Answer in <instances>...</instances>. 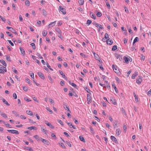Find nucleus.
Returning a JSON list of instances; mask_svg holds the SVG:
<instances>
[{"label": "nucleus", "instance_id": "f257e3e1", "mask_svg": "<svg viewBox=\"0 0 151 151\" xmlns=\"http://www.w3.org/2000/svg\"><path fill=\"white\" fill-rule=\"evenodd\" d=\"M112 68L113 70L114 71V72L117 73H118L119 72V68H117V66H115L114 65H112Z\"/></svg>", "mask_w": 151, "mask_h": 151}, {"label": "nucleus", "instance_id": "f03ea898", "mask_svg": "<svg viewBox=\"0 0 151 151\" xmlns=\"http://www.w3.org/2000/svg\"><path fill=\"white\" fill-rule=\"evenodd\" d=\"M93 55L94 58L96 60L99 61L100 62H102L101 60L100 59L99 56L97 54L94 52L93 53Z\"/></svg>", "mask_w": 151, "mask_h": 151}, {"label": "nucleus", "instance_id": "7ed1b4c3", "mask_svg": "<svg viewBox=\"0 0 151 151\" xmlns=\"http://www.w3.org/2000/svg\"><path fill=\"white\" fill-rule=\"evenodd\" d=\"M59 8L60 11L62 12L63 14H65L66 13V12L65 11V9L63 8H62V6H59Z\"/></svg>", "mask_w": 151, "mask_h": 151}, {"label": "nucleus", "instance_id": "20e7f679", "mask_svg": "<svg viewBox=\"0 0 151 151\" xmlns=\"http://www.w3.org/2000/svg\"><path fill=\"white\" fill-rule=\"evenodd\" d=\"M87 100L88 102L87 103L88 104H89L91 103V96L88 94H87Z\"/></svg>", "mask_w": 151, "mask_h": 151}, {"label": "nucleus", "instance_id": "39448f33", "mask_svg": "<svg viewBox=\"0 0 151 151\" xmlns=\"http://www.w3.org/2000/svg\"><path fill=\"white\" fill-rule=\"evenodd\" d=\"M111 140L114 142H115L116 143L118 144V142L114 136H111Z\"/></svg>", "mask_w": 151, "mask_h": 151}, {"label": "nucleus", "instance_id": "423d86ee", "mask_svg": "<svg viewBox=\"0 0 151 151\" xmlns=\"http://www.w3.org/2000/svg\"><path fill=\"white\" fill-rule=\"evenodd\" d=\"M115 56L116 58L119 59L120 61H121L122 60V56L118 54H115Z\"/></svg>", "mask_w": 151, "mask_h": 151}, {"label": "nucleus", "instance_id": "0eeeda50", "mask_svg": "<svg viewBox=\"0 0 151 151\" xmlns=\"http://www.w3.org/2000/svg\"><path fill=\"white\" fill-rule=\"evenodd\" d=\"M113 42L112 40L111 39L109 38L106 40L107 44L110 45H111L112 44Z\"/></svg>", "mask_w": 151, "mask_h": 151}, {"label": "nucleus", "instance_id": "6e6552de", "mask_svg": "<svg viewBox=\"0 0 151 151\" xmlns=\"http://www.w3.org/2000/svg\"><path fill=\"white\" fill-rule=\"evenodd\" d=\"M63 107L65 110L68 111L69 112H71L70 111V110L69 106L67 105L66 104H64L63 105Z\"/></svg>", "mask_w": 151, "mask_h": 151}, {"label": "nucleus", "instance_id": "1a4fd4ad", "mask_svg": "<svg viewBox=\"0 0 151 151\" xmlns=\"http://www.w3.org/2000/svg\"><path fill=\"white\" fill-rule=\"evenodd\" d=\"M37 74L42 79L45 78V76L43 74L40 72H38Z\"/></svg>", "mask_w": 151, "mask_h": 151}, {"label": "nucleus", "instance_id": "9d476101", "mask_svg": "<svg viewBox=\"0 0 151 151\" xmlns=\"http://www.w3.org/2000/svg\"><path fill=\"white\" fill-rule=\"evenodd\" d=\"M121 133V131L120 129H117L116 130V134L117 136H119Z\"/></svg>", "mask_w": 151, "mask_h": 151}, {"label": "nucleus", "instance_id": "9b49d317", "mask_svg": "<svg viewBox=\"0 0 151 151\" xmlns=\"http://www.w3.org/2000/svg\"><path fill=\"white\" fill-rule=\"evenodd\" d=\"M138 75V72L136 71L135 73L133 74L132 76V78L133 79H134L135 78V77L137 76Z\"/></svg>", "mask_w": 151, "mask_h": 151}, {"label": "nucleus", "instance_id": "f8f14e48", "mask_svg": "<svg viewBox=\"0 0 151 151\" xmlns=\"http://www.w3.org/2000/svg\"><path fill=\"white\" fill-rule=\"evenodd\" d=\"M40 141L44 144H46L47 145H48L49 142L45 139L42 138V139H41Z\"/></svg>", "mask_w": 151, "mask_h": 151}, {"label": "nucleus", "instance_id": "ddd939ff", "mask_svg": "<svg viewBox=\"0 0 151 151\" xmlns=\"http://www.w3.org/2000/svg\"><path fill=\"white\" fill-rule=\"evenodd\" d=\"M56 21H54L53 22H51L50 24L48 26V28H50L51 27H53L55 25V23Z\"/></svg>", "mask_w": 151, "mask_h": 151}, {"label": "nucleus", "instance_id": "4468645a", "mask_svg": "<svg viewBox=\"0 0 151 151\" xmlns=\"http://www.w3.org/2000/svg\"><path fill=\"white\" fill-rule=\"evenodd\" d=\"M34 137L37 140V141H39L41 140V139H42L41 137H40L39 136L37 135H36L34 136Z\"/></svg>", "mask_w": 151, "mask_h": 151}, {"label": "nucleus", "instance_id": "2eb2a0df", "mask_svg": "<svg viewBox=\"0 0 151 151\" xmlns=\"http://www.w3.org/2000/svg\"><path fill=\"white\" fill-rule=\"evenodd\" d=\"M68 82L70 85L75 88H76L77 86L75 84L73 83H72L70 81H68Z\"/></svg>", "mask_w": 151, "mask_h": 151}, {"label": "nucleus", "instance_id": "dca6fc26", "mask_svg": "<svg viewBox=\"0 0 151 151\" xmlns=\"http://www.w3.org/2000/svg\"><path fill=\"white\" fill-rule=\"evenodd\" d=\"M112 87L114 88L115 91H116V93H118V90L116 88V86H115V84L114 83H112Z\"/></svg>", "mask_w": 151, "mask_h": 151}, {"label": "nucleus", "instance_id": "f3484780", "mask_svg": "<svg viewBox=\"0 0 151 151\" xmlns=\"http://www.w3.org/2000/svg\"><path fill=\"white\" fill-rule=\"evenodd\" d=\"M27 129H29L30 130H32V129L36 130L37 129V128L34 126H32L31 127H28L27 128Z\"/></svg>", "mask_w": 151, "mask_h": 151}, {"label": "nucleus", "instance_id": "a211bd4d", "mask_svg": "<svg viewBox=\"0 0 151 151\" xmlns=\"http://www.w3.org/2000/svg\"><path fill=\"white\" fill-rule=\"evenodd\" d=\"M0 62L3 65H4V66H5V67L6 66L7 64L6 63H5V61L4 60H0Z\"/></svg>", "mask_w": 151, "mask_h": 151}, {"label": "nucleus", "instance_id": "6ab92c4d", "mask_svg": "<svg viewBox=\"0 0 151 151\" xmlns=\"http://www.w3.org/2000/svg\"><path fill=\"white\" fill-rule=\"evenodd\" d=\"M90 15L92 18L94 19H96V16L95 14H93V13L91 12L90 14Z\"/></svg>", "mask_w": 151, "mask_h": 151}, {"label": "nucleus", "instance_id": "aec40b11", "mask_svg": "<svg viewBox=\"0 0 151 151\" xmlns=\"http://www.w3.org/2000/svg\"><path fill=\"white\" fill-rule=\"evenodd\" d=\"M111 103L113 104L114 105H116V102L115 100L113 98H111Z\"/></svg>", "mask_w": 151, "mask_h": 151}, {"label": "nucleus", "instance_id": "412c9836", "mask_svg": "<svg viewBox=\"0 0 151 151\" xmlns=\"http://www.w3.org/2000/svg\"><path fill=\"white\" fill-rule=\"evenodd\" d=\"M19 49L21 54L24 55L25 54V52L24 49L21 47H20Z\"/></svg>", "mask_w": 151, "mask_h": 151}, {"label": "nucleus", "instance_id": "4be33fe9", "mask_svg": "<svg viewBox=\"0 0 151 151\" xmlns=\"http://www.w3.org/2000/svg\"><path fill=\"white\" fill-rule=\"evenodd\" d=\"M47 31L45 30H44L42 32V35L43 37H45L47 34Z\"/></svg>", "mask_w": 151, "mask_h": 151}, {"label": "nucleus", "instance_id": "5701e85b", "mask_svg": "<svg viewBox=\"0 0 151 151\" xmlns=\"http://www.w3.org/2000/svg\"><path fill=\"white\" fill-rule=\"evenodd\" d=\"M79 139L81 141L83 142H86L85 140L84 139V137L83 136H80L79 137Z\"/></svg>", "mask_w": 151, "mask_h": 151}, {"label": "nucleus", "instance_id": "b1692460", "mask_svg": "<svg viewBox=\"0 0 151 151\" xmlns=\"http://www.w3.org/2000/svg\"><path fill=\"white\" fill-rule=\"evenodd\" d=\"M2 101L4 104H6V105L8 106L10 105V104L8 103V102L5 100V99H2Z\"/></svg>", "mask_w": 151, "mask_h": 151}, {"label": "nucleus", "instance_id": "393cba45", "mask_svg": "<svg viewBox=\"0 0 151 151\" xmlns=\"http://www.w3.org/2000/svg\"><path fill=\"white\" fill-rule=\"evenodd\" d=\"M12 133L14 134H19L18 131L15 130H12Z\"/></svg>", "mask_w": 151, "mask_h": 151}, {"label": "nucleus", "instance_id": "a878e982", "mask_svg": "<svg viewBox=\"0 0 151 151\" xmlns=\"http://www.w3.org/2000/svg\"><path fill=\"white\" fill-rule=\"evenodd\" d=\"M26 113L27 114L30 116H32L33 115L32 112L29 110H27L26 111Z\"/></svg>", "mask_w": 151, "mask_h": 151}, {"label": "nucleus", "instance_id": "bb28decb", "mask_svg": "<svg viewBox=\"0 0 151 151\" xmlns=\"http://www.w3.org/2000/svg\"><path fill=\"white\" fill-rule=\"evenodd\" d=\"M55 30L58 33V34H61V31L59 28H58V27L55 28Z\"/></svg>", "mask_w": 151, "mask_h": 151}, {"label": "nucleus", "instance_id": "cd10ccee", "mask_svg": "<svg viewBox=\"0 0 151 151\" xmlns=\"http://www.w3.org/2000/svg\"><path fill=\"white\" fill-rule=\"evenodd\" d=\"M124 63H129V60L128 58L127 57L124 56Z\"/></svg>", "mask_w": 151, "mask_h": 151}, {"label": "nucleus", "instance_id": "c85d7f7f", "mask_svg": "<svg viewBox=\"0 0 151 151\" xmlns=\"http://www.w3.org/2000/svg\"><path fill=\"white\" fill-rule=\"evenodd\" d=\"M60 73L62 76V77L65 78H66L67 77L65 76V74L63 73V72L61 71L60 70Z\"/></svg>", "mask_w": 151, "mask_h": 151}, {"label": "nucleus", "instance_id": "c756f323", "mask_svg": "<svg viewBox=\"0 0 151 151\" xmlns=\"http://www.w3.org/2000/svg\"><path fill=\"white\" fill-rule=\"evenodd\" d=\"M139 40V39L138 37H136L134 40L133 42V44L134 45L136 42L138 41Z\"/></svg>", "mask_w": 151, "mask_h": 151}, {"label": "nucleus", "instance_id": "7c9ffc66", "mask_svg": "<svg viewBox=\"0 0 151 151\" xmlns=\"http://www.w3.org/2000/svg\"><path fill=\"white\" fill-rule=\"evenodd\" d=\"M9 31L11 32H12L14 34H17L16 31L12 27V28H11V29H9Z\"/></svg>", "mask_w": 151, "mask_h": 151}, {"label": "nucleus", "instance_id": "2f4dec72", "mask_svg": "<svg viewBox=\"0 0 151 151\" xmlns=\"http://www.w3.org/2000/svg\"><path fill=\"white\" fill-rule=\"evenodd\" d=\"M12 113L14 114V115L15 116L17 117L19 116V114L18 113L15 111H12Z\"/></svg>", "mask_w": 151, "mask_h": 151}, {"label": "nucleus", "instance_id": "473e14b6", "mask_svg": "<svg viewBox=\"0 0 151 151\" xmlns=\"http://www.w3.org/2000/svg\"><path fill=\"white\" fill-rule=\"evenodd\" d=\"M0 69H3L5 71V72H6L7 71L6 69V67H4L2 65H0Z\"/></svg>", "mask_w": 151, "mask_h": 151}, {"label": "nucleus", "instance_id": "72a5a7b5", "mask_svg": "<svg viewBox=\"0 0 151 151\" xmlns=\"http://www.w3.org/2000/svg\"><path fill=\"white\" fill-rule=\"evenodd\" d=\"M84 1L83 0H79L78 3L81 5H83L84 4Z\"/></svg>", "mask_w": 151, "mask_h": 151}, {"label": "nucleus", "instance_id": "f704fd0d", "mask_svg": "<svg viewBox=\"0 0 151 151\" xmlns=\"http://www.w3.org/2000/svg\"><path fill=\"white\" fill-rule=\"evenodd\" d=\"M25 4L28 6L29 5L30 2L29 0H26L25 2Z\"/></svg>", "mask_w": 151, "mask_h": 151}, {"label": "nucleus", "instance_id": "c9c22d12", "mask_svg": "<svg viewBox=\"0 0 151 151\" xmlns=\"http://www.w3.org/2000/svg\"><path fill=\"white\" fill-rule=\"evenodd\" d=\"M47 125L49 126L51 128H53L54 127L51 124L50 122H48L47 124Z\"/></svg>", "mask_w": 151, "mask_h": 151}, {"label": "nucleus", "instance_id": "e433bc0d", "mask_svg": "<svg viewBox=\"0 0 151 151\" xmlns=\"http://www.w3.org/2000/svg\"><path fill=\"white\" fill-rule=\"evenodd\" d=\"M26 149L29 151H34L33 150L31 147H26Z\"/></svg>", "mask_w": 151, "mask_h": 151}, {"label": "nucleus", "instance_id": "4c0bfd02", "mask_svg": "<svg viewBox=\"0 0 151 151\" xmlns=\"http://www.w3.org/2000/svg\"><path fill=\"white\" fill-rule=\"evenodd\" d=\"M117 49V46L116 45H114L112 49V50L113 51H114L116 50Z\"/></svg>", "mask_w": 151, "mask_h": 151}, {"label": "nucleus", "instance_id": "58836bf2", "mask_svg": "<svg viewBox=\"0 0 151 151\" xmlns=\"http://www.w3.org/2000/svg\"><path fill=\"white\" fill-rule=\"evenodd\" d=\"M30 45L32 46V48L33 49L35 50L36 48V47L35 45V44L33 43H32L30 44Z\"/></svg>", "mask_w": 151, "mask_h": 151}, {"label": "nucleus", "instance_id": "ea45409f", "mask_svg": "<svg viewBox=\"0 0 151 151\" xmlns=\"http://www.w3.org/2000/svg\"><path fill=\"white\" fill-rule=\"evenodd\" d=\"M6 33L9 36L11 37H13V36L12 35V34L11 32H6Z\"/></svg>", "mask_w": 151, "mask_h": 151}, {"label": "nucleus", "instance_id": "a19ab883", "mask_svg": "<svg viewBox=\"0 0 151 151\" xmlns=\"http://www.w3.org/2000/svg\"><path fill=\"white\" fill-rule=\"evenodd\" d=\"M142 81V80H140L139 79H137L136 81L137 83L138 84H140Z\"/></svg>", "mask_w": 151, "mask_h": 151}, {"label": "nucleus", "instance_id": "79ce46f5", "mask_svg": "<svg viewBox=\"0 0 151 151\" xmlns=\"http://www.w3.org/2000/svg\"><path fill=\"white\" fill-rule=\"evenodd\" d=\"M90 132L92 133H94V131L93 128L91 126L90 127Z\"/></svg>", "mask_w": 151, "mask_h": 151}, {"label": "nucleus", "instance_id": "37998d69", "mask_svg": "<svg viewBox=\"0 0 151 151\" xmlns=\"http://www.w3.org/2000/svg\"><path fill=\"white\" fill-rule=\"evenodd\" d=\"M124 10L125 12L127 13H129V10L125 6L124 7Z\"/></svg>", "mask_w": 151, "mask_h": 151}, {"label": "nucleus", "instance_id": "c03bdc74", "mask_svg": "<svg viewBox=\"0 0 151 151\" xmlns=\"http://www.w3.org/2000/svg\"><path fill=\"white\" fill-rule=\"evenodd\" d=\"M48 78L50 80L51 83H52L53 81L50 76H48Z\"/></svg>", "mask_w": 151, "mask_h": 151}, {"label": "nucleus", "instance_id": "a18cd8bd", "mask_svg": "<svg viewBox=\"0 0 151 151\" xmlns=\"http://www.w3.org/2000/svg\"><path fill=\"white\" fill-rule=\"evenodd\" d=\"M46 109L50 113V114H52V111L48 107H47L46 108Z\"/></svg>", "mask_w": 151, "mask_h": 151}, {"label": "nucleus", "instance_id": "49530a36", "mask_svg": "<svg viewBox=\"0 0 151 151\" xmlns=\"http://www.w3.org/2000/svg\"><path fill=\"white\" fill-rule=\"evenodd\" d=\"M6 56V60L9 61H10V58L9 56Z\"/></svg>", "mask_w": 151, "mask_h": 151}, {"label": "nucleus", "instance_id": "de8ad7c7", "mask_svg": "<svg viewBox=\"0 0 151 151\" xmlns=\"http://www.w3.org/2000/svg\"><path fill=\"white\" fill-rule=\"evenodd\" d=\"M7 42H8L9 43V44L11 45L12 46H14V44L12 42L11 40H7Z\"/></svg>", "mask_w": 151, "mask_h": 151}, {"label": "nucleus", "instance_id": "09e8293b", "mask_svg": "<svg viewBox=\"0 0 151 151\" xmlns=\"http://www.w3.org/2000/svg\"><path fill=\"white\" fill-rule=\"evenodd\" d=\"M109 35L107 33H106L105 34V36H104V38L106 39H107V38H109Z\"/></svg>", "mask_w": 151, "mask_h": 151}, {"label": "nucleus", "instance_id": "8fccbe9b", "mask_svg": "<svg viewBox=\"0 0 151 151\" xmlns=\"http://www.w3.org/2000/svg\"><path fill=\"white\" fill-rule=\"evenodd\" d=\"M42 13H43V14L44 15H46L47 12H46V10L45 9H42Z\"/></svg>", "mask_w": 151, "mask_h": 151}, {"label": "nucleus", "instance_id": "3c124183", "mask_svg": "<svg viewBox=\"0 0 151 151\" xmlns=\"http://www.w3.org/2000/svg\"><path fill=\"white\" fill-rule=\"evenodd\" d=\"M1 115L4 118H6L7 115L5 113H1Z\"/></svg>", "mask_w": 151, "mask_h": 151}, {"label": "nucleus", "instance_id": "603ef678", "mask_svg": "<svg viewBox=\"0 0 151 151\" xmlns=\"http://www.w3.org/2000/svg\"><path fill=\"white\" fill-rule=\"evenodd\" d=\"M60 145L62 147L64 148V149H65L66 147L64 145V144L63 143H59Z\"/></svg>", "mask_w": 151, "mask_h": 151}, {"label": "nucleus", "instance_id": "864d4df0", "mask_svg": "<svg viewBox=\"0 0 151 151\" xmlns=\"http://www.w3.org/2000/svg\"><path fill=\"white\" fill-rule=\"evenodd\" d=\"M101 15H102V14L100 12H98L96 14L97 16L99 17L101 16Z\"/></svg>", "mask_w": 151, "mask_h": 151}, {"label": "nucleus", "instance_id": "5fc2aeb1", "mask_svg": "<svg viewBox=\"0 0 151 151\" xmlns=\"http://www.w3.org/2000/svg\"><path fill=\"white\" fill-rule=\"evenodd\" d=\"M51 135L52 137L54 139H56V136L54 134L52 133L51 134Z\"/></svg>", "mask_w": 151, "mask_h": 151}, {"label": "nucleus", "instance_id": "6e6d98bb", "mask_svg": "<svg viewBox=\"0 0 151 151\" xmlns=\"http://www.w3.org/2000/svg\"><path fill=\"white\" fill-rule=\"evenodd\" d=\"M91 22H92V21L91 20L88 19L87 20V21L86 24H88V25H89L90 24H91Z\"/></svg>", "mask_w": 151, "mask_h": 151}, {"label": "nucleus", "instance_id": "4d7b16f0", "mask_svg": "<svg viewBox=\"0 0 151 151\" xmlns=\"http://www.w3.org/2000/svg\"><path fill=\"white\" fill-rule=\"evenodd\" d=\"M24 99L25 100H26V101H27L29 102V101H31V100H30V99H28L27 97H24Z\"/></svg>", "mask_w": 151, "mask_h": 151}, {"label": "nucleus", "instance_id": "13d9d810", "mask_svg": "<svg viewBox=\"0 0 151 151\" xmlns=\"http://www.w3.org/2000/svg\"><path fill=\"white\" fill-rule=\"evenodd\" d=\"M5 71L3 69H0V73H4Z\"/></svg>", "mask_w": 151, "mask_h": 151}, {"label": "nucleus", "instance_id": "bf43d9fd", "mask_svg": "<svg viewBox=\"0 0 151 151\" xmlns=\"http://www.w3.org/2000/svg\"><path fill=\"white\" fill-rule=\"evenodd\" d=\"M85 90L88 93H89L90 92V90L89 88H88L87 87H86Z\"/></svg>", "mask_w": 151, "mask_h": 151}, {"label": "nucleus", "instance_id": "052dcab7", "mask_svg": "<svg viewBox=\"0 0 151 151\" xmlns=\"http://www.w3.org/2000/svg\"><path fill=\"white\" fill-rule=\"evenodd\" d=\"M13 97L15 99H16L17 98V95L15 93H14L13 94Z\"/></svg>", "mask_w": 151, "mask_h": 151}, {"label": "nucleus", "instance_id": "680f3d73", "mask_svg": "<svg viewBox=\"0 0 151 151\" xmlns=\"http://www.w3.org/2000/svg\"><path fill=\"white\" fill-rule=\"evenodd\" d=\"M58 36L60 37L61 40H63V37L61 35V34H59Z\"/></svg>", "mask_w": 151, "mask_h": 151}, {"label": "nucleus", "instance_id": "e2e57ef3", "mask_svg": "<svg viewBox=\"0 0 151 151\" xmlns=\"http://www.w3.org/2000/svg\"><path fill=\"white\" fill-rule=\"evenodd\" d=\"M23 90L25 91H27L28 88L27 86H23Z\"/></svg>", "mask_w": 151, "mask_h": 151}, {"label": "nucleus", "instance_id": "0e129e2a", "mask_svg": "<svg viewBox=\"0 0 151 151\" xmlns=\"http://www.w3.org/2000/svg\"><path fill=\"white\" fill-rule=\"evenodd\" d=\"M19 21L21 22H22L23 21V18L22 17V16L21 15H19Z\"/></svg>", "mask_w": 151, "mask_h": 151}, {"label": "nucleus", "instance_id": "69168bd1", "mask_svg": "<svg viewBox=\"0 0 151 151\" xmlns=\"http://www.w3.org/2000/svg\"><path fill=\"white\" fill-rule=\"evenodd\" d=\"M106 5L108 6V7L109 9H110L111 8L110 5L108 2H106Z\"/></svg>", "mask_w": 151, "mask_h": 151}, {"label": "nucleus", "instance_id": "338daca9", "mask_svg": "<svg viewBox=\"0 0 151 151\" xmlns=\"http://www.w3.org/2000/svg\"><path fill=\"white\" fill-rule=\"evenodd\" d=\"M26 81L28 84L30 83V80L28 78L25 79Z\"/></svg>", "mask_w": 151, "mask_h": 151}, {"label": "nucleus", "instance_id": "774afa93", "mask_svg": "<svg viewBox=\"0 0 151 151\" xmlns=\"http://www.w3.org/2000/svg\"><path fill=\"white\" fill-rule=\"evenodd\" d=\"M66 143L68 146L70 147H71V144L70 142L66 141Z\"/></svg>", "mask_w": 151, "mask_h": 151}]
</instances>
